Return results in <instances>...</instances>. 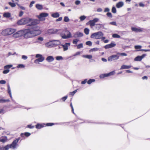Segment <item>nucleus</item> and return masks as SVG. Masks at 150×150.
<instances>
[{"instance_id": "f257e3e1", "label": "nucleus", "mask_w": 150, "mask_h": 150, "mask_svg": "<svg viewBox=\"0 0 150 150\" xmlns=\"http://www.w3.org/2000/svg\"><path fill=\"white\" fill-rule=\"evenodd\" d=\"M39 31V28L38 26H33L28 29L23 30V36L25 38H32L39 34V33H37Z\"/></svg>"}, {"instance_id": "f03ea898", "label": "nucleus", "mask_w": 150, "mask_h": 150, "mask_svg": "<svg viewBox=\"0 0 150 150\" xmlns=\"http://www.w3.org/2000/svg\"><path fill=\"white\" fill-rule=\"evenodd\" d=\"M20 139V138H18L14 140L11 144H8L4 147H1L0 149L2 150H8L10 148L14 149L16 148V146L18 145L17 144Z\"/></svg>"}, {"instance_id": "7ed1b4c3", "label": "nucleus", "mask_w": 150, "mask_h": 150, "mask_svg": "<svg viewBox=\"0 0 150 150\" xmlns=\"http://www.w3.org/2000/svg\"><path fill=\"white\" fill-rule=\"evenodd\" d=\"M57 34H59L62 39H66L71 37V33L68 30H59Z\"/></svg>"}, {"instance_id": "20e7f679", "label": "nucleus", "mask_w": 150, "mask_h": 150, "mask_svg": "<svg viewBox=\"0 0 150 150\" xmlns=\"http://www.w3.org/2000/svg\"><path fill=\"white\" fill-rule=\"evenodd\" d=\"M15 31V30L14 29L8 28L3 30L1 33L2 35L7 36L12 34Z\"/></svg>"}, {"instance_id": "39448f33", "label": "nucleus", "mask_w": 150, "mask_h": 150, "mask_svg": "<svg viewBox=\"0 0 150 150\" xmlns=\"http://www.w3.org/2000/svg\"><path fill=\"white\" fill-rule=\"evenodd\" d=\"M103 35V33L101 31H99L92 33L90 37L92 38L98 39H101V37Z\"/></svg>"}, {"instance_id": "423d86ee", "label": "nucleus", "mask_w": 150, "mask_h": 150, "mask_svg": "<svg viewBox=\"0 0 150 150\" xmlns=\"http://www.w3.org/2000/svg\"><path fill=\"white\" fill-rule=\"evenodd\" d=\"M30 20V18H23L19 20L17 22V23L20 25H25L29 23Z\"/></svg>"}, {"instance_id": "0eeeda50", "label": "nucleus", "mask_w": 150, "mask_h": 150, "mask_svg": "<svg viewBox=\"0 0 150 150\" xmlns=\"http://www.w3.org/2000/svg\"><path fill=\"white\" fill-rule=\"evenodd\" d=\"M31 20L30 21V22L28 23V26H31L30 28H32L33 26H38L37 25H36L38 24L39 21L37 19H32L31 18H30Z\"/></svg>"}, {"instance_id": "6e6552de", "label": "nucleus", "mask_w": 150, "mask_h": 150, "mask_svg": "<svg viewBox=\"0 0 150 150\" xmlns=\"http://www.w3.org/2000/svg\"><path fill=\"white\" fill-rule=\"evenodd\" d=\"M36 58H38L35 59L34 61V62L37 63L38 62H42L44 60V57L42 56V54H37L35 55Z\"/></svg>"}, {"instance_id": "1a4fd4ad", "label": "nucleus", "mask_w": 150, "mask_h": 150, "mask_svg": "<svg viewBox=\"0 0 150 150\" xmlns=\"http://www.w3.org/2000/svg\"><path fill=\"white\" fill-rule=\"evenodd\" d=\"M119 57L117 55H113L108 58V61L111 62L112 61H115L119 59Z\"/></svg>"}, {"instance_id": "9d476101", "label": "nucleus", "mask_w": 150, "mask_h": 150, "mask_svg": "<svg viewBox=\"0 0 150 150\" xmlns=\"http://www.w3.org/2000/svg\"><path fill=\"white\" fill-rule=\"evenodd\" d=\"M23 30L18 31L13 35V37L16 38L23 36Z\"/></svg>"}, {"instance_id": "9b49d317", "label": "nucleus", "mask_w": 150, "mask_h": 150, "mask_svg": "<svg viewBox=\"0 0 150 150\" xmlns=\"http://www.w3.org/2000/svg\"><path fill=\"white\" fill-rule=\"evenodd\" d=\"M48 14L46 13H42L40 14L38 18L40 20L44 21L45 20V17L48 16Z\"/></svg>"}, {"instance_id": "f8f14e48", "label": "nucleus", "mask_w": 150, "mask_h": 150, "mask_svg": "<svg viewBox=\"0 0 150 150\" xmlns=\"http://www.w3.org/2000/svg\"><path fill=\"white\" fill-rule=\"evenodd\" d=\"M99 20V18H96L93 19V20H90L88 21V23L91 26L93 27L95 25V23L98 22Z\"/></svg>"}, {"instance_id": "ddd939ff", "label": "nucleus", "mask_w": 150, "mask_h": 150, "mask_svg": "<svg viewBox=\"0 0 150 150\" xmlns=\"http://www.w3.org/2000/svg\"><path fill=\"white\" fill-rule=\"evenodd\" d=\"M83 33L79 32H77L74 34V35L73 37L75 38H79L81 37H83Z\"/></svg>"}, {"instance_id": "4468645a", "label": "nucleus", "mask_w": 150, "mask_h": 150, "mask_svg": "<svg viewBox=\"0 0 150 150\" xmlns=\"http://www.w3.org/2000/svg\"><path fill=\"white\" fill-rule=\"evenodd\" d=\"M116 44L113 42H112L110 44L106 45L104 46L105 49H108L114 47L116 46Z\"/></svg>"}, {"instance_id": "2eb2a0df", "label": "nucleus", "mask_w": 150, "mask_h": 150, "mask_svg": "<svg viewBox=\"0 0 150 150\" xmlns=\"http://www.w3.org/2000/svg\"><path fill=\"white\" fill-rule=\"evenodd\" d=\"M58 31H59V30L53 28L49 29L47 30L48 33L51 34H57Z\"/></svg>"}, {"instance_id": "dca6fc26", "label": "nucleus", "mask_w": 150, "mask_h": 150, "mask_svg": "<svg viewBox=\"0 0 150 150\" xmlns=\"http://www.w3.org/2000/svg\"><path fill=\"white\" fill-rule=\"evenodd\" d=\"M7 88H8V93L9 94L10 96V98H11V100H13V102L15 104H17L16 103V102H15V101L13 100V98L12 96L11 93V90L10 88V85L8 83L7 85Z\"/></svg>"}, {"instance_id": "f3484780", "label": "nucleus", "mask_w": 150, "mask_h": 150, "mask_svg": "<svg viewBox=\"0 0 150 150\" xmlns=\"http://www.w3.org/2000/svg\"><path fill=\"white\" fill-rule=\"evenodd\" d=\"M61 45L63 47L64 51H65L68 50V47L70 45V43H66L64 45L61 44Z\"/></svg>"}, {"instance_id": "a211bd4d", "label": "nucleus", "mask_w": 150, "mask_h": 150, "mask_svg": "<svg viewBox=\"0 0 150 150\" xmlns=\"http://www.w3.org/2000/svg\"><path fill=\"white\" fill-rule=\"evenodd\" d=\"M131 29L132 31H134L136 32H142L143 31V28H138L135 27H132L131 28Z\"/></svg>"}, {"instance_id": "6ab92c4d", "label": "nucleus", "mask_w": 150, "mask_h": 150, "mask_svg": "<svg viewBox=\"0 0 150 150\" xmlns=\"http://www.w3.org/2000/svg\"><path fill=\"white\" fill-rule=\"evenodd\" d=\"M45 126V124H40L38 123L35 125V127L37 129H40Z\"/></svg>"}, {"instance_id": "aec40b11", "label": "nucleus", "mask_w": 150, "mask_h": 150, "mask_svg": "<svg viewBox=\"0 0 150 150\" xmlns=\"http://www.w3.org/2000/svg\"><path fill=\"white\" fill-rule=\"evenodd\" d=\"M46 60L48 62H51L53 61L54 60V58L52 56H48L46 59Z\"/></svg>"}, {"instance_id": "412c9836", "label": "nucleus", "mask_w": 150, "mask_h": 150, "mask_svg": "<svg viewBox=\"0 0 150 150\" xmlns=\"http://www.w3.org/2000/svg\"><path fill=\"white\" fill-rule=\"evenodd\" d=\"M31 134L28 132H25L24 133H22L21 134V136L22 137H24V136L26 137H28Z\"/></svg>"}, {"instance_id": "4be33fe9", "label": "nucleus", "mask_w": 150, "mask_h": 150, "mask_svg": "<svg viewBox=\"0 0 150 150\" xmlns=\"http://www.w3.org/2000/svg\"><path fill=\"white\" fill-rule=\"evenodd\" d=\"M131 67V66L130 65H123L121 66L120 68V69L122 70L123 69H129Z\"/></svg>"}, {"instance_id": "5701e85b", "label": "nucleus", "mask_w": 150, "mask_h": 150, "mask_svg": "<svg viewBox=\"0 0 150 150\" xmlns=\"http://www.w3.org/2000/svg\"><path fill=\"white\" fill-rule=\"evenodd\" d=\"M124 5V3L122 1H120L117 4L116 6L117 8L122 7Z\"/></svg>"}, {"instance_id": "b1692460", "label": "nucleus", "mask_w": 150, "mask_h": 150, "mask_svg": "<svg viewBox=\"0 0 150 150\" xmlns=\"http://www.w3.org/2000/svg\"><path fill=\"white\" fill-rule=\"evenodd\" d=\"M53 42V44L55 46L59 45L60 44V42L59 40H54L52 41Z\"/></svg>"}, {"instance_id": "393cba45", "label": "nucleus", "mask_w": 150, "mask_h": 150, "mask_svg": "<svg viewBox=\"0 0 150 150\" xmlns=\"http://www.w3.org/2000/svg\"><path fill=\"white\" fill-rule=\"evenodd\" d=\"M51 16L54 18H58L59 16V14L58 12H56L52 14Z\"/></svg>"}, {"instance_id": "a878e982", "label": "nucleus", "mask_w": 150, "mask_h": 150, "mask_svg": "<svg viewBox=\"0 0 150 150\" xmlns=\"http://www.w3.org/2000/svg\"><path fill=\"white\" fill-rule=\"evenodd\" d=\"M7 140V138L6 137H2L0 139V142L3 143L5 142Z\"/></svg>"}, {"instance_id": "bb28decb", "label": "nucleus", "mask_w": 150, "mask_h": 150, "mask_svg": "<svg viewBox=\"0 0 150 150\" xmlns=\"http://www.w3.org/2000/svg\"><path fill=\"white\" fill-rule=\"evenodd\" d=\"M11 13L9 12H6L3 14V16L4 17L8 18L11 16Z\"/></svg>"}, {"instance_id": "cd10ccee", "label": "nucleus", "mask_w": 150, "mask_h": 150, "mask_svg": "<svg viewBox=\"0 0 150 150\" xmlns=\"http://www.w3.org/2000/svg\"><path fill=\"white\" fill-rule=\"evenodd\" d=\"M142 59L140 56H138L134 59V60L135 61H140Z\"/></svg>"}, {"instance_id": "c85d7f7f", "label": "nucleus", "mask_w": 150, "mask_h": 150, "mask_svg": "<svg viewBox=\"0 0 150 150\" xmlns=\"http://www.w3.org/2000/svg\"><path fill=\"white\" fill-rule=\"evenodd\" d=\"M82 57L84 58H86L89 59H91L92 56L91 55H83L82 56Z\"/></svg>"}, {"instance_id": "c756f323", "label": "nucleus", "mask_w": 150, "mask_h": 150, "mask_svg": "<svg viewBox=\"0 0 150 150\" xmlns=\"http://www.w3.org/2000/svg\"><path fill=\"white\" fill-rule=\"evenodd\" d=\"M35 7L38 10H41L43 8L42 6L39 4H36Z\"/></svg>"}, {"instance_id": "7c9ffc66", "label": "nucleus", "mask_w": 150, "mask_h": 150, "mask_svg": "<svg viewBox=\"0 0 150 150\" xmlns=\"http://www.w3.org/2000/svg\"><path fill=\"white\" fill-rule=\"evenodd\" d=\"M108 74H100L99 76V77L100 79H103L104 78L108 77Z\"/></svg>"}, {"instance_id": "2f4dec72", "label": "nucleus", "mask_w": 150, "mask_h": 150, "mask_svg": "<svg viewBox=\"0 0 150 150\" xmlns=\"http://www.w3.org/2000/svg\"><path fill=\"white\" fill-rule=\"evenodd\" d=\"M10 101L9 100V99H0V103H5L7 102H8Z\"/></svg>"}, {"instance_id": "473e14b6", "label": "nucleus", "mask_w": 150, "mask_h": 150, "mask_svg": "<svg viewBox=\"0 0 150 150\" xmlns=\"http://www.w3.org/2000/svg\"><path fill=\"white\" fill-rule=\"evenodd\" d=\"M95 81V79H90L87 81V83L88 84H91L92 82Z\"/></svg>"}, {"instance_id": "72a5a7b5", "label": "nucleus", "mask_w": 150, "mask_h": 150, "mask_svg": "<svg viewBox=\"0 0 150 150\" xmlns=\"http://www.w3.org/2000/svg\"><path fill=\"white\" fill-rule=\"evenodd\" d=\"M89 30L88 28H85L84 29V33L86 35L88 34L89 33Z\"/></svg>"}, {"instance_id": "f704fd0d", "label": "nucleus", "mask_w": 150, "mask_h": 150, "mask_svg": "<svg viewBox=\"0 0 150 150\" xmlns=\"http://www.w3.org/2000/svg\"><path fill=\"white\" fill-rule=\"evenodd\" d=\"M112 37L114 38H120V36L117 34H113Z\"/></svg>"}, {"instance_id": "c9c22d12", "label": "nucleus", "mask_w": 150, "mask_h": 150, "mask_svg": "<svg viewBox=\"0 0 150 150\" xmlns=\"http://www.w3.org/2000/svg\"><path fill=\"white\" fill-rule=\"evenodd\" d=\"M13 65H12L9 64L4 66V69H8L11 67Z\"/></svg>"}, {"instance_id": "e433bc0d", "label": "nucleus", "mask_w": 150, "mask_h": 150, "mask_svg": "<svg viewBox=\"0 0 150 150\" xmlns=\"http://www.w3.org/2000/svg\"><path fill=\"white\" fill-rule=\"evenodd\" d=\"M108 76H109L113 75L115 74V72L113 71L108 73H107Z\"/></svg>"}, {"instance_id": "4c0bfd02", "label": "nucleus", "mask_w": 150, "mask_h": 150, "mask_svg": "<svg viewBox=\"0 0 150 150\" xmlns=\"http://www.w3.org/2000/svg\"><path fill=\"white\" fill-rule=\"evenodd\" d=\"M142 47V46L141 45H135L134 46V48H135L136 49V50H136V51H138L137 50H139Z\"/></svg>"}, {"instance_id": "58836bf2", "label": "nucleus", "mask_w": 150, "mask_h": 150, "mask_svg": "<svg viewBox=\"0 0 150 150\" xmlns=\"http://www.w3.org/2000/svg\"><path fill=\"white\" fill-rule=\"evenodd\" d=\"M86 45H88L89 46H91L92 45V42L91 41H88L86 42Z\"/></svg>"}, {"instance_id": "ea45409f", "label": "nucleus", "mask_w": 150, "mask_h": 150, "mask_svg": "<svg viewBox=\"0 0 150 150\" xmlns=\"http://www.w3.org/2000/svg\"><path fill=\"white\" fill-rule=\"evenodd\" d=\"M99 50V48H94L91 49L89 50L90 52H94L98 51Z\"/></svg>"}, {"instance_id": "a19ab883", "label": "nucleus", "mask_w": 150, "mask_h": 150, "mask_svg": "<svg viewBox=\"0 0 150 150\" xmlns=\"http://www.w3.org/2000/svg\"><path fill=\"white\" fill-rule=\"evenodd\" d=\"M64 21L65 22H67L69 21V19L68 16H66L64 17Z\"/></svg>"}, {"instance_id": "79ce46f5", "label": "nucleus", "mask_w": 150, "mask_h": 150, "mask_svg": "<svg viewBox=\"0 0 150 150\" xmlns=\"http://www.w3.org/2000/svg\"><path fill=\"white\" fill-rule=\"evenodd\" d=\"M8 4L12 7H15L16 6V4L14 2H9Z\"/></svg>"}, {"instance_id": "37998d69", "label": "nucleus", "mask_w": 150, "mask_h": 150, "mask_svg": "<svg viewBox=\"0 0 150 150\" xmlns=\"http://www.w3.org/2000/svg\"><path fill=\"white\" fill-rule=\"evenodd\" d=\"M116 9L115 7L113 6L112 9V13H116Z\"/></svg>"}, {"instance_id": "c03bdc74", "label": "nucleus", "mask_w": 150, "mask_h": 150, "mask_svg": "<svg viewBox=\"0 0 150 150\" xmlns=\"http://www.w3.org/2000/svg\"><path fill=\"white\" fill-rule=\"evenodd\" d=\"M56 59L57 60L59 61L61 60H62L63 58L62 56H58L56 57Z\"/></svg>"}, {"instance_id": "a18cd8bd", "label": "nucleus", "mask_w": 150, "mask_h": 150, "mask_svg": "<svg viewBox=\"0 0 150 150\" xmlns=\"http://www.w3.org/2000/svg\"><path fill=\"white\" fill-rule=\"evenodd\" d=\"M86 17L85 16L83 15L81 16L79 18L81 21H83L86 19Z\"/></svg>"}, {"instance_id": "49530a36", "label": "nucleus", "mask_w": 150, "mask_h": 150, "mask_svg": "<svg viewBox=\"0 0 150 150\" xmlns=\"http://www.w3.org/2000/svg\"><path fill=\"white\" fill-rule=\"evenodd\" d=\"M79 39H74L73 40V43L74 44H77L78 42V41H79Z\"/></svg>"}, {"instance_id": "de8ad7c7", "label": "nucleus", "mask_w": 150, "mask_h": 150, "mask_svg": "<svg viewBox=\"0 0 150 150\" xmlns=\"http://www.w3.org/2000/svg\"><path fill=\"white\" fill-rule=\"evenodd\" d=\"M25 66L23 64H19L17 66V67L18 68H24L25 67Z\"/></svg>"}, {"instance_id": "09e8293b", "label": "nucleus", "mask_w": 150, "mask_h": 150, "mask_svg": "<svg viewBox=\"0 0 150 150\" xmlns=\"http://www.w3.org/2000/svg\"><path fill=\"white\" fill-rule=\"evenodd\" d=\"M77 49H79L83 47V45L82 43H80L77 45Z\"/></svg>"}, {"instance_id": "8fccbe9b", "label": "nucleus", "mask_w": 150, "mask_h": 150, "mask_svg": "<svg viewBox=\"0 0 150 150\" xmlns=\"http://www.w3.org/2000/svg\"><path fill=\"white\" fill-rule=\"evenodd\" d=\"M106 15L109 18H111L112 17V14L110 12H108L106 14Z\"/></svg>"}, {"instance_id": "3c124183", "label": "nucleus", "mask_w": 150, "mask_h": 150, "mask_svg": "<svg viewBox=\"0 0 150 150\" xmlns=\"http://www.w3.org/2000/svg\"><path fill=\"white\" fill-rule=\"evenodd\" d=\"M37 40L38 41V42H40V41H42L43 40V38L42 37H39L37 38Z\"/></svg>"}, {"instance_id": "603ef678", "label": "nucleus", "mask_w": 150, "mask_h": 150, "mask_svg": "<svg viewBox=\"0 0 150 150\" xmlns=\"http://www.w3.org/2000/svg\"><path fill=\"white\" fill-rule=\"evenodd\" d=\"M6 112V111L4 108L0 109V114H4Z\"/></svg>"}, {"instance_id": "864d4df0", "label": "nucleus", "mask_w": 150, "mask_h": 150, "mask_svg": "<svg viewBox=\"0 0 150 150\" xmlns=\"http://www.w3.org/2000/svg\"><path fill=\"white\" fill-rule=\"evenodd\" d=\"M55 124H54L53 123H47L46 124V125H45V126H51L53 125H54Z\"/></svg>"}, {"instance_id": "5fc2aeb1", "label": "nucleus", "mask_w": 150, "mask_h": 150, "mask_svg": "<svg viewBox=\"0 0 150 150\" xmlns=\"http://www.w3.org/2000/svg\"><path fill=\"white\" fill-rule=\"evenodd\" d=\"M77 91V90H76L74 91L73 92H71L70 93V95H71L72 96H73L74 94L76 93Z\"/></svg>"}, {"instance_id": "6e6d98bb", "label": "nucleus", "mask_w": 150, "mask_h": 150, "mask_svg": "<svg viewBox=\"0 0 150 150\" xmlns=\"http://www.w3.org/2000/svg\"><path fill=\"white\" fill-rule=\"evenodd\" d=\"M18 7L20 8L22 10H25V7L21 6L20 5L18 4Z\"/></svg>"}, {"instance_id": "4d7b16f0", "label": "nucleus", "mask_w": 150, "mask_h": 150, "mask_svg": "<svg viewBox=\"0 0 150 150\" xmlns=\"http://www.w3.org/2000/svg\"><path fill=\"white\" fill-rule=\"evenodd\" d=\"M9 71H10L8 69H7L4 70L3 71V73L4 74H7L9 72Z\"/></svg>"}, {"instance_id": "13d9d810", "label": "nucleus", "mask_w": 150, "mask_h": 150, "mask_svg": "<svg viewBox=\"0 0 150 150\" xmlns=\"http://www.w3.org/2000/svg\"><path fill=\"white\" fill-rule=\"evenodd\" d=\"M27 127L29 129H33L34 127V126L31 125H27Z\"/></svg>"}, {"instance_id": "bf43d9fd", "label": "nucleus", "mask_w": 150, "mask_h": 150, "mask_svg": "<svg viewBox=\"0 0 150 150\" xmlns=\"http://www.w3.org/2000/svg\"><path fill=\"white\" fill-rule=\"evenodd\" d=\"M87 82V79H85L83 81L81 82V84H85Z\"/></svg>"}, {"instance_id": "052dcab7", "label": "nucleus", "mask_w": 150, "mask_h": 150, "mask_svg": "<svg viewBox=\"0 0 150 150\" xmlns=\"http://www.w3.org/2000/svg\"><path fill=\"white\" fill-rule=\"evenodd\" d=\"M35 3V1H32L29 5V6L30 8H31L32 7L33 5Z\"/></svg>"}, {"instance_id": "680f3d73", "label": "nucleus", "mask_w": 150, "mask_h": 150, "mask_svg": "<svg viewBox=\"0 0 150 150\" xmlns=\"http://www.w3.org/2000/svg\"><path fill=\"white\" fill-rule=\"evenodd\" d=\"M137 51H144V52H149L150 51V49H141L140 50H138Z\"/></svg>"}, {"instance_id": "e2e57ef3", "label": "nucleus", "mask_w": 150, "mask_h": 150, "mask_svg": "<svg viewBox=\"0 0 150 150\" xmlns=\"http://www.w3.org/2000/svg\"><path fill=\"white\" fill-rule=\"evenodd\" d=\"M110 11L109 8H105L104 10V12H108Z\"/></svg>"}, {"instance_id": "0e129e2a", "label": "nucleus", "mask_w": 150, "mask_h": 150, "mask_svg": "<svg viewBox=\"0 0 150 150\" xmlns=\"http://www.w3.org/2000/svg\"><path fill=\"white\" fill-rule=\"evenodd\" d=\"M6 82L4 80H1L0 81V84H5L6 83Z\"/></svg>"}, {"instance_id": "69168bd1", "label": "nucleus", "mask_w": 150, "mask_h": 150, "mask_svg": "<svg viewBox=\"0 0 150 150\" xmlns=\"http://www.w3.org/2000/svg\"><path fill=\"white\" fill-rule=\"evenodd\" d=\"M67 97H68L67 96H65L62 97V100L63 101H64L67 99Z\"/></svg>"}, {"instance_id": "338daca9", "label": "nucleus", "mask_w": 150, "mask_h": 150, "mask_svg": "<svg viewBox=\"0 0 150 150\" xmlns=\"http://www.w3.org/2000/svg\"><path fill=\"white\" fill-rule=\"evenodd\" d=\"M110 24H111L112 25H117V24L116 22L113 21L111 22L110 23Z\"/></svg>"}, {"instance_id": "774afa93", "label": "nucleus", "mask_w": 150, "mask_h": 150, "mask_svg": "<svg viewBox=\"0 0 150 150\" xmlns=\"http://www.w3.org/2000/svg\"><path fill=\"white\" fill-rule=\"evenodd\" d=\"M27 58V57L26 56L23 55L22 56V58L24 60H26Z\"/></svg>"}]
</instances>
